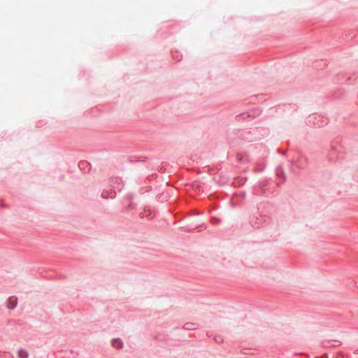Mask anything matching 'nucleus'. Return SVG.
I'll use <instances>...</instances> for the list:
<instances>
[{"label":"nucleus","instance_id":"1","mask_svg":"<svg viewBox=\"0 0 358 358\" xmlns=\"http://www.w3.org/2000/svg\"><path fill=\"white\" fill-rule=\"evenodd\" d=\"M252 192L257 196H268L273 193V188L271 187V182L268 178H264L259 180L253 187Z\"/></svg>","mask_w":358,"mask_h":358},{"label":"nucleus","instance_id":"2","mask_svg":"<svg viewBox=\"0 0 358 358\" xmlns=\"http://www.w3.org/2000/svg\"><path fill=\"white\" fill-rule=\"evenodd\" d=\"M289 162L291 167H292L293 165H295L299 169L301 170L306 169L309 164L308 157L301 152H299L296 158L289 160Z\"/></svg>","mask_w":358,"mask_h":358},{"label":"nucleus","instance_id":"3","mask_svg":"<svg viewBox=\"0 0 358 358\" xmlns=\"http://www.w3.org/2000/svg\"><path fill=\"white\" fill-rule=\"evenodd\" d=\"M262 113V110L258 108H252L248 111L241 113L236 116V119L237 121L240 120H252L258 116H259Z\"/></svg>","mask_w":358,"mask_h":358},{"label":"nucleus","instance_id":"4","mask_svg":"<svg viewBox=\"0 0 358 358\" xmlns=\"http://www.w3.org/2000/svg\"><path fill=\"white\" fill-rule=\"evenodd\" d=\"M341 151V146L336 143L331 144V150L329 153V160L331 162L336 161L340 158L339 153Z\"/></svg>","mask_w":358,"mask_h":358},{"label":"nucleus","instance_id":"5","mask_svg":"<svg viewBox=\"0 0 358 358\" xmlns=\"http://www.w3.org/2000/svg\"><path fill=\"white\" fill-rule=\"evenodd\" d=\"M275 174L278 178H281L282 182L276 183L278 187H280L286 180V174L282 165H278L275 169Z\"/></svg>","mask_w":358,"mask_h":358},{"label":"nucleus","instance_id":"6","mask_svg":"<svg viewBox=\"0 0 358 358\" xmlns=\"http://www.w3.org/2000/svg\"><path fill=\"white\" fill-rule=\"evenodd\" d=\"M80 170L84 173H88L92 169V165L86 160H82L78 163Z\"/></svg>","mask_w":358,"mask_h":358},{"label":"nucleus","instance_id":"7","mask_svg":"<svg viewBox=\"0 0 358 358\" xmlns=\"http://www.w3.org/2000/svg\"><path fill=\"white\" fill-rule=\"evenodd\" d=\"M17 303V299L15 296H10L8 299L7 308L10 310H13Z\"/></svg>","mask_w":358,"mask_h":358},{"label":"nucleus","instance_id":"8","mask_svg":"<svg viewBox=\"0 0 358 358\" xmlns=\"http://www.w3.org/2000/svg\"><path fill=\"white\" fill-rule=\"evenodd\" d=\"M112 345L117 349H121L123 348V342L119 338H113L112 340Z\"/></svg>","mask_w":358,"mask_h":358},{"label":"nucleus","instance_id":"9","mask_svg":"<svg viewBox=\"0 0 358 358\" xmlns=\"http://www.w3.org/2000/svg\"><path fill=\"white\" fill-rule=\"evenodd\" d=\"M171 55L173 58L177 62L181 61L182 58V55L181 53H180L178 50L171 51Z\"/></svg>","mask_w":358,"mask_h":358},{"label":"nucleus","instance_id":"10","mask_svg":"<svg viewBox=\"0 0 358 358\" xmlns=\"http://www.w3.org/2000/svg\"><path fill=\"white\" fill-rule=\"evenodd\" d=\"M18 357L19 358H28L29 353L26 350L21 348L18 350Z\"/></svg>","mask_w":358,"mask_h":358},{"label":"nucleus","instance_id":"11","mask_svg":"<svg viewBox=\"0 0 358 358\" xmlns=\"http://www.w3.org/2000/svg\"><path fill=\"white\" fill-rule=\"evenodd\" d=\"M195 324L192 322H187L183 325V329L190 331L195 329Z\"/></svg>","mask_w":358,"mask_h":358},{"label":"nucleus","instance_id":"12","mask_svg":"<svg viewBox=\"0 0 358 358\" xmlns=\"http://www.w3.org/2000/svg\"><path fill=\"white\" fill-rule=\"evenodd\" d=\"M115 193L114 192H111L110 193V195H109V193H108V192H102V194H101V197H102V198H103V199H108V197H110V198H113V197H114V196H115Z\"/></svg>","mask_w":358,"mask_h":358},{"label":"nucleus","instance_id":"13","mask_svg":"<svg viewBox=\"0 0 358 358\" xmlns=\"http://www.w3.org/2000/svg\"><path fill=\"white\" fill-rule=\"evenodd\" d=\"M1 357L2 358H14L13 355H11L10 352H2V355H1Z\"/></svg>","mask_w":358,"mask_h":358},{"label":"nucleus","instance_id":"14","mask_svg":"<svg viewBox=\"0 0 358 358\" xmlns=\"http://www.w3.org/2000/svg\"><path fill=\"white\" fill-rule=\"evenodd\" d=\"M236 159L239 162H244L245 160V157L241 154H237Z\"/></svg>","mask_w":358,"mask_h":358},{"label":"nucleus","instance_id":"15","mask_svg":"<svg viewBox=\"0 0 358 358\" xmlns=\"http://www.w3.org/2000/svg\"><path fill=\"white\" fill-rule=\"evenodd\" d=\"M136 208V204L130 202L129 205L127 206V210H132Z\"/></svg>","mask_w":358,"mask_h":358},{"label":"nucleus","instance_id":"16","mask_svg":"<svg viewBox=\"0 0 358 358\" xmlns=\"http://www.w3.org/2000/svg\"><path fill=\"white\" fill-rule=\"evenodd\" d=\"M145 217L148 218V220H150L153 217L152 213L150 210H146Z\"/></svg>","mask_w":358,"mask_h":358},{"label":"nucleus","instance_id":"17","mask_svg":"<svg viewBox=\"0 0 358 358\" xmlns=\"http://www.w3.org/2000/svg\"><path fill=\"white\" fill-rule=\"evenodd\" d=\"M315 119H316L315 115H310L309 116L308 122H310L313 121V124H316L315 122Z\"/></svg>","mask_w":358,"mask_h":358},{"label":"nucleus","instance_id":"18","mask_svg":"<svg viewBox=\"0 0 358 358\" xmlns=\"http://www.w3.org/2000/svg\"><path fill=\"white\" fill-rule=\"evenodd\" d=\"M330 343V341H324L322 342V345L325 348H330V347H332V346H335V345H329V343Z\"/></svg>","mask_w":358,"mask_h":358},{"label":"nucleus","instance_id":"19","mask_svg":"<svg viewBox=\"0 0 358 358\" xmlns=\"http://www.w3.org/2000/svg\"><path fill=\"white\" fill-rule=\"evenodd\" d=\"M252 226L255 229H259L260 228V222H255V224H252Z\"/></svg>","mask_w":358,"mask_h":358},{"label":"nucleus","instance_id":"20","mask_svg":"<svg viewBox=\"0 0 358 358\" xmlns=\"http://www.w3.org/2000/svg\"><path fill=\"white\" fill-rule=\"evenodd\" d=\"M145 213H146V210L145 209L143 212H141L139 213V217L141 218H144L145 217Z\"/></svg>","mask_w":358,"mask_h":358},{"label":"nucleus","instance_id":"21","mask_svg":"<svg viewBox=\"0 0 358 358\" xmlns=\"http://www.w3.org/2000/svg\"><path fill=\"white\" fill-rule=\"evenodd\" d=\"M220 222V219L217 218V217H213L211 218V222Z\"/></svg>","mask_w":358,"mask_h":358},{"label":"nucleus","instance_id":"22","mask_svg":"<svg viewBox=\"0 0 358 358\" xmlns=\"http://www.w3.org/2000/svg\"><path fill=\"white\" fill-rule=\"evenodd\" d=\"M277 151H278V153H281V154H282L283 155H285L286 154V152H287V150H284V151H283V150H281V149H280V148H278V149L277 150Z\"/></svg>","mask_w":358,"mask_h":358},{"label":"nucleus","instance_id":"23","mask_svg":"<svg viewBox=\"0 0 358 358\" xmlns=\"http://www.w3.org/2000/svg\"><path fill=\"white\" fill-rule=\"evenodd\" d=\"M215 341H216L217 342H218V343H219V342H222V338L221 337H220V336H218V337H217V338H215Z\"/></svg>","mask_w":358,"mask_h":358},{"label":"nucleus","instance_id":"24","mask_svg":"<svg viewBox=\"0 0 358 358\" xmlns=\"http://www.w3.org/2000/svg\"><path fill=\"white\" fill-rule=\"evenodd\" d=\"M263 171H264V168H259V169L257 168L256 169V172H262Z\"/></svg>","mask_w":358,"mask_h":358},{"label":"nucleus","instance_id":"25","mask_svg":"<svg viewBox=\"0 0 358 358\" xmlns=\"http://www.w3.org/2000/svg\"><path fill=\"white\" fill-rule=\"evenodd\" d=\"M246 180H247V178H243V179H241V185H243V184L245 182V181H246Z\"/></svg>","mask_w":358,"mask_h":358},{"label":"nucleus","instance_id":"26","mask_svg":"<svg viewBox=\"0 0 358 358\" xmlns=\"http://www.w3.org/2000/svg\"><path fill=\"white\" fill-rule=\"evenodd\" d=\"M321 358H328V355L327 354H324Z\"/></svg>","mask_w":358,"mask_h":358},{"label":"nucleus","instance_id":"27","mask_svg":"<svg viewBox=\"0 0 358 358\" xmlns=\"http://www.w3.org/2000/svg\"><path fill=\"white\" fill-rule=\"evenodd\" d=\"M351 79H352V78H351L350 77V78H348V80H349L348 83H349V84H351V83H352L350 82V80H351Z\"/></svg>","mask_w":358,"mask_h":358},{"label":"nucleus","instance_id":"28","mask_svg":"<svg viewBox=\"0 0 358 358\" xmlns=\"http://www.w3.org/2000/svg\"><path fill=\"white\" fill-rule=\"evenodd\" d=\"M128 197L129 198V201H131L132 199V196H131L128 195Z\"/></svg>","mask_w":358,"mask_h":358}]
</instances>
